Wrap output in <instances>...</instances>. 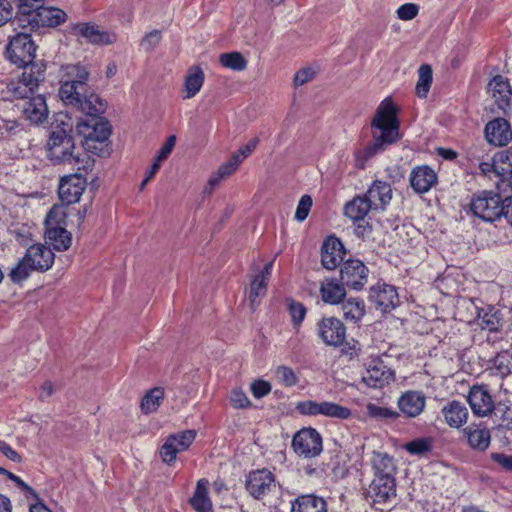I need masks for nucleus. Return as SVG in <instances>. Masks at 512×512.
Here are the masks:
<instances>
[{
  "label": "nucleus",
  "mask_w": 512,
  "mask_h": 512,
  "mask_svg": "<svg viewBox=\"0 0 512 512\" xmlns=\"http://www.w3.org/2000/svg\"><path fill=\"white\" fill-rule=\"evenodd\" d=\"M312 204L311 196L305 194L300 198L295 212V219L298 222H303L308 217Z\"/></svg>",
  "instance_id": "5fc2aeb1"
},
{
  "label": "nucleus",
  "mask_w": 512,
  "mask_h": 512,
  "mask_svg": "<svg viewBox=\"0 0 512 512\" xmlns=\"http://www.w3.org/2000/svg\"><path fill=\"white\" fill-rule=\"evenodd\" d=\"M76 130L85 139L88 149H92L93 142H105L111 134L110 125L103 117L82 119L77 123Z\"/></svg>",
  "instance_id": "4468645a"
},
{
  "label": "nucleus",
  "mask_w": 512,
  "mask_h": 512,
  "mask_svg": "<svg viewBox=\"0 0 512 512\" xmlns=\"http://www.w3.org/2000/svg\"><path fill=\"white\" fill-rule=\"evenodd\" d=\"M175 144H176V136L170 135L167 138L166 142L161 146L160 150L157 152L154 160L160 164L163 161H165L168 158V156L171 154Z\"/></svg>",
  "instance_id": "bf43d9fd"
},
{
  "label": "nucleus",
  "mask_w": 512,
  "mask_h": 512,
  "mask_svg": "<svg viewBox=\"0 0 512 512\" xmlns=\"http://www.w3.org/2000/svg\"><path fill=\"white\" fill-rule=\"evenodd\" d=\"M345 285L339 284L335 279L327 278L320 286L321 298L328 304H339L346 296Z\"/></svg>",
  "instance_id": "e433bc0d"
},
{
  "label": "nucleus",
  "mask_w": 512,
  "mask_h": 512,
  "mask_svg": "<svg viewBox=\"0 0 512 512\" xmlns=\"http://www.w3.org/2000/svg\"><path fill=\"white\" fill-rule=\"evenodd\" d=\"M44 81V66L37 64L30 67L19 78L9 82H0V101L28 97Z\"/></svg>",
  "instance_id": "39448f33"
},
{
  "label": "nucleus",
  "mask_w": 512,
  "mask_h": 512,
  "mask_svg": "<svg viewBox=\"0 0 512 512\" xmlns=\"http://www.w3.org/2000/svg\"><path fill=\"white\" fill-rule=\"evenodd\" d=\"M195 438L196 431L193 429L169 435L159 450L161 460L167 465H172L177 458V454L186 451Z\"/></svg>",
  "instance_id": "ddd939ff"
},
{
  "label": "nucleus",
  "mask_w": 512,
  "mask_h": 512,
  "mask_svg": "<svg viewBox=\"0 0 512 512\" xmlns=\"http://www.w3.org/2000/svg\"><path fill=\"white\" fill-rule=\"evenodd\" d=\"M291 512H328L327 502L315 494L300 495L291 502Z\"/></svg>",
  "instance_id": "2f4dec72"
},
{
  "label": "nucleus",
  "mask_w": 512,
  "mask_h": 512,
  "mask_svg": "<svg viewBox=\"0 0 512 512\" xmlns=\"http://www.w3.org/2000/svg\"><path fill=\"white\" fill-rule=\"evenodd\" d=\"M44 1L45 0H17V14L11 22L14 29L22 25L20 18L22 19L32 15V12L39 9L44 4Z\"/></svg>",
  "instance_id": "c03bdc74"
},
{
  "label": "nucleus",
  "mask_w": 512,
  "mask_h": 512,
  "mask_svg": "<svg viewBox=\"0 0 512 512\" xmlns=\"http://www.w3.org/2000/svg\"><path fill=\"white\" fill-rule=\"evenodd\" d=\"M296 411L305 416H324L340 420H347L352 416L349 408L329 401H301L297 403Z\"/></svg>",
  "instance_id": "9d476101"
},
{
  "label": "nucleus",
  "mask_w": 512,
  "mask_h": 512,
  "mask_svg": "<svg viewBox=\"0 0 512 512\" xmlns=\"http://www.w3.org/2000/svg\"><path fill=\"white\" fill-rule=\"evenodd\" d=\"M493 414L501 420V425L510 428L512 427V405L508 401H500L495 403V411Z\"/></svg>",
  "instance_id": "8fccbe9b"
},
{
  "label": "nucleus",
  "mask_w": 512,
  "mask_h": 512,
  "mask_svg": "<svg viewBox=\"0 0 512 512\" xmlns=\"http://www.w3.org/2000/svg\"><path fill=\"white\" fill-rule=\"evenodd\" d=\"M418 12H419L418 5H416L414 3H406V4L401 5L397 9V16L401 20L408 21V20L414 19L417 16Z\"/></svg>",
  "instance_id": "680f3d73"
},
{
  "label": "nucleus",
  "mask_w": 512,
  "mask_h": 512,
  "mask_svg": "<svg viewBox=\"0 0 512 512\" xmlns=\"http://www.w3.org/2000/svg\"><path fill=\"white\" fill-rule=\"evenodd\" d=\"M0 452L11 461H21V456L8 443L2 440H0Z\"/></svg>",
  "instance_id": "774afa93"
},
{
  "label": "nucleus",
  "mask_w": 512,
  "mask_h": 512,
  "mask_svg": "<svg viewBox=\"0 0 512 512\" xmlns=\"http://www.w3.org/2000/svg\"><path fill=\"white\" fill-rule=\"evenodd\" d=\"M161 41V31L153 30L142 38L140 46L146 51H153Z\"/></svg>",
  "instance_id": "4d7b16f0"
},
{
  "label": "nucleus",
  "mask_w": 512,
  "mask_h": 512,
  "mask_svg": "<svg viewBox=\"0 0 512 512\" xmlns=\"http://www.w3.org/2000/svg\"><path fill=\"white\" fill-rule=\"evenodd\" d=\"M373 209H385L392 199L390 184L375 180L364 194Z\"/></svg>",
  "instance_id": "7c9ffc66"
},
{
  "label": "nucleus",
  "mask_w": 512,
  "mask_h": 512,
  "mask_svg": "<svg viewBox=\"0 0 512 512\" xmlns=\"http://www.w3.org/2000/svg\"><path fill=\"white\" fill-rule=\"evenodd\" d=\"M487 88L498 108L506 112L512 98V87L508 78L496 75L490 80Z\"/></svg>",
  "instance_id": "393cba45"
},
{
  "label": "nucleus",
  "mask_w": 512,
  "mask_h": 512,
  "mask_svg": "<svg viewBox=\"0 0 512 512\" xmlns=\"http://www.w3.org/2000/svg\"><path fill=\"white\" fill-rule=\"evenodd\" d=\"M273 260L266 263L263 269L254 276L250 283L249 302L252 309L258 305L260 298L264 297L267 291L268 281L272 274Z\"/></svg>",
  "instance_id": "cd10ccee"
},
{
  "label": "nucleus",
  "mask_w": 512,
  "mask_h": 512,
  "mask_svg": "<svg viewBox=\"0 0 512 512\" xmlns=\"http://www.w3.org/2000/svg\"><path fill=\"white\" fill-rule=\"evenodd\" d=\"M409 181L416 193L423 194L436 184L437 174L427 165L416 166L410 173Z\"/></svg>",
  "instance_id": "bb28decb"
},
{
  "label": "nucleus",
  "mask_w": 512,
  "mask_h": 512,
  "mask_svg": "<svg viewBox=\"0 0 512 512\" xmlns=\"http://www.w3.org/2000/svg\"><path fill=\"white\" fill-rule=\"evenodd\" d=\"M63 127L53 128L48 142V157L54 164L68 163L74 169L80 171L85 169L83 160L79 155L74 154L75 143L73 137L69 134L71 127L62 121Z\"/></svg>",
  "instance_id": "20e7f679"
},
{
  "label": "nucleus",
  "mask_w": 512,
  "mask_h": 512,
  "mask_svg": "<svg viewBox=\"0 0 512 512\" xmlns=\"http://www.w3.org/2000/svg\"><path fill=\"white\" fill-rule=\"evenodd\" d=\"M73 31L93 44H111L115 41V35L100 31L96 25L91 23L76 24Z\"/></svg>",
  "instance_id": "473e14b6"
},
{
  "label": "nucleus",
  "mask_w": 512,
  "mask_h": 512,
  "mask_svg": "<svg viewBox=\"0 0 512 512\" xmlns=\"http://www.w3.org/2000/svg\"><path fill=\"white\" fill-rule=\"evenodd\" d=\"M488 370L501 379L506 378L512 372L511 357L508 351H501L488 361Z\"/></svg>",
  "instance_id": "58836bf2"
},
{
  "label": "nucleus",
  "mask_w": 512,
  "mask_h": 512,
  "mask_svg": "<svg viewBox=\"0 0 512 512\" xmlns=\"http://www.w3.org/2000/svg\"><path fill=\"white\" fill-rule=\"evenodd\" d=\"M66 211L62 205H54L45 218V240L53 249L65 251L71 245V233L67 231Z\"/></svg>",
  "instance_id": "423d86ee"
},
{
  "label": "nucleus",
  "mask_w": 512,
  "mask_h": 512,
  "mask_svg": "<svg viewBox=\"0 0 512 512\" xmlns=\"http://www.w3.org/2000/svg\"><path fill=\"white\" fill-rule=\"evenodd\" d=\"M259 144V138L254 137L251 139L247 144L240 147L235 153L232 155L239 160L240 163H242L247 157H249L252 152L256 149L257 145Z\"/></svg>",
  "instance_id": "052dcab7"
},
{
  "label": "nucleus",
  "mask_w": 512,
  "mask_h": 512,
  "mask_svg": "<svg viewBox=\"0 0 512 512\" xmlns=\"http://www.w3.org/2000/svg\"><path fill=\"white\" fill-rule=\"evenodd\" d=\"M399 126L395 105L388 98L383 100L371 121L372 140L364 149L355 152V166L364 169L368 159L395 143L400 138Z\"/></svg>",
  "instance_id": "f257e3e1"
},
{
  "label": "nucleus",
  "mask_w": 512,
  "mask_h": 512,
  "mask_svg": "<svg viewBox=\"0 0 512 512\" xmlns=\"http://www.w3.org/2000/svg\"><path fill=\"white\" fill-rule=\"evenodd\" d=\"M12 234L14 235L19 245L27 248L30 245H33V233L29 227L23 225L21 227L15 228L13 229Z\"/></svg>",
  "instance_id": "6e6d98bb"
},
{
  "label": "nucleus",
  "mask_w": 512,
  "mask_h": 512,
  "mask_svg": "<svg viewBox=\"0 0 512 512\" xmlns=\"http://www.w3.org/2000/svg\"><path fill=\"white\" fill-rule=\"evenodd\" d=\"M401 414L407 418L418 417L425 409L426 396L422 391L408 390L403 392L397 400Z\"/></svg>",
  "instance_id": "412c9836"
},
{
  "label": "nucleus",
  "mask_w": 512,
  "mask_h": 512,
  "mask_svg": "<svg viewBox=\"0 0 512 512\" xmlns=\"http://www.w3.org/2000/svg\"><path fill=\"white\" fill-rule=\"evenodd\" d=\"M240 164L239 160L232 155L227 162L218 168L217 172L225 179L231 176Z\"/></svg>",
  "instance_id": "0e129e2a"
},
{
  "label": "nucleus",
  "mask_w": 512,
  "mask_h": 512,
  "mask_svg": "<svg viewBox=\"0 0 512 512\" xmlns=\"http://www.w3.org/2000/svg\"><path fill=\"white\" fill-rule=\"evenodd\" d=\"M369 297L371 302L384 312L393 310L400 303L395 286L386 283H377L371 287Z\"/></svg>",
  "instance_id": "6ab92c4d"
},
{
  "label": "nucleus",
  "mask_w": 512,
  "mask_h": 512,
  "mask_svg": "<svg viewBox=\"0 0 512 512\" xmlns=\"http://www.w3.org/2000/svg\"><path fill=\"white\" fill-rule=\"evenodd\" d=\"M219 62L223 67L233 71H243L247 67V60L239 52L222 53Z\"/></svg>",
  "instance_id": "de8ad7c7"
},
{
  "label": "nucleus",
  "mask_w": 512,
  "mask_h": 512,
  "mask_svg": "<svg viewBox=\"0 0 512 512\" xmlns=\"http://www.w3.org/2000/svg\"><path fill=\"white\" fill-rule=\"evenodd\" d=\"M66 75L61 80L59 95L66 105L82 111L87 118L101 117L105 112V102L87 84L88 72L80 65L66 68Z\"/></svg>",
  "instance_id": "f03ea898"
},
{
  "label": "nucleus",
  "mask_w": 512,
  "mask_h": 512,
  "mask_svg": "<svg viewBox=\"0 0 512 512\" xmlns=\"http://www.w3.org/2000/svg\"><path fill=\"white\" fill-rule=\"evenodd\" d=\"M491 469L512 473V455L504 452H491L487 459Z\"/></svg>",
  "instance_id": "49530a36"
},
{
  "label": "nucleus",
  "mask_w": 512,
  "mask_h": 512,
  "mask_svg": "<svg viewBox=\"0 0 512 512\" xmlns=\"http://www.w3.org/2000/svg\"><path fill=\"white\" fill-rule=\"evenodd\" d=\"M288 310L292 318L294 326H299L305 318L306 308L305 306L297 301H288Z\"/></svg>",
  "instance_id": "864d4df0"
},
{
  "label": "nucleus",
  "mask_w": 512,
  "mask_h": 512,
  "mask_svg": "<svg viewBox=\"0 0 512 512\" xmlns=\"http://www.w3.org/2000/svg\"><path fill=\"white\" fill-rule=\"evenodd\" d=\"M341 309L346 320L357 322L365 314V303L359 298H349L342 302Z\"/></svg>",
  "instance_id": "79ce46f5"
},
{
  "label": "nucleus",
  "mask_w": 512,
  "mask_h": 512,
  "mask_svg": "<svg viewBox=\"0 0 512 512\" xmlns=\"http://www.w3.org/2000/svg\"><path fill=\"white\" fill-rule=\"evenodd\" d=\"M478 325L483 330L495 332L500 327V319L498 318L496 313L485 312L483 315L479 314Z\"/></svg>",
  "instance_id": "603ef678"
},
{
  "label": "nucleus",
  "mask_w": 512,
  "mask_h": 512,
  "mask_svg": "<svg viewBox=\"0 0 512 512\" xmlns=\"http://www.w3.org/2000/svg\"><path fill=\"white\" fill-rule=\"evenodd\" d=\"M248 493L257 500H264L277 492V482L274 474L266 469L251 471L245 482Z\"/></svg>",
  "instance_id": "9b49d317"
},
{
  "label": "nucleus",
  "mask_w": 512,
  "mask_h": 512,
  "mask_svg": "<svg viewBox=\"0 0 512 512\" xmlns=\"http://www.w3.org/2000/svg\"><path fill=\"white\" fill-rule=\"evenodd\" d=\"M86 185V178L81 174L75 173L62 177L58 187L60 200L65 205L77 203L80 200Z\"/></svg>",
  "instance_id": "f3484780"
},
{
  "label": "nucleus",
  "mask_w": 512,
  "mask_h": 512,
  "mask_svg": "<svg viewBox=\"0 0 512 512\" xmlns=\"http://www.w3.org/2000/svg\"><path fill=\"white\" fill-rule=\"evenodd\" d=\"M315 76V71L308 67L299 70L294 76V83L296 86H301L308 81L312 80Z\"/></svg>",
  "instance_id": "338daca9"
},
{
  "label": "nucleus",
  "mask_w": 512,
  "mask_h": 512,
  "mask_svg": "<svg viewBox=\"0 0 512 512\" xmlns=\"http://www.w3.org/2000/svg\"><path fill=\"white\" fill-rule=\"evenodd\" d=\"M164 399V389L162 387H154L149 390L142 398L141 410L145 414H150L158 410Z\"/></svg>",
  "instance_id": "37998d69"
},
{
  "label": "nucleus",
  "mask_w": 512,
  "mask_h": 512,
  "mask_svg": "<svg viewBox=\"0 0 512 512\" xmlns=\"http://www.w3.org/2000/svg\"><path fill=\"white\" fill-rule=\"evenodd\" d=\"M35 52L36 46L31 39V35L24 30L17 33L10 39L6 49V56L11 63L24 68L22 74L30 67L37 64H42L45 71L46 65L43 62L33 61L35 58Z\"/></svg>",
  "instance_id": "0eeeda50"
},
{
  "label": "nucleus",
  "mask_w": 512,
  "mask_h": 512,
  "mask_svg": "<svg viewBox=\"0 0 512 512\" xmlns=\"http://www.w3.org/2000/svg\"><path fill=\"white\" fill-rule=\"evenodd\" d=\"M487 142L496 147L506 146L512 140L510 123L504 118L489 121L484 129Z\"/></svg>",
  "instance_id": "4be33fe9"
},
{
  "label": "nucleus",
  "mask_w": 512,
  "mask_h": 512,
  "mask_svg": "<svg viewBox=\"0 0 512 512\" xmlns=\"http://www.w3.org/2000/svg\"><path fill=\"white\" fill-rule=\"evenodd\" d=\"M445 423L451 428H461L468 420L467 407L458 400H451L441 408Z\"/></svg>",
  "instance_id": "c756f323"
},
{
  "label": "nucleus",
  "mask_w": 512,
  "mask_h": 512,
  "mask_svg": "<svg viewBox=\"0 0 512 512\" xmlns=\"http://www.w3.org/2000/svg\"><path fill=\"white\" fill-rule=\"evenodd\" d=\"M291 446L293 451L303 458L317 457L323 451L322 437L312 427L297 431L292 438Z\"/></svg>",
  "instance_id": "f8f14e48"
},
{
  "label": "nucleus",
  "mask_w": 512,
  "mask_h": 512,
  "mask_svg": "<svg viewBox=\"0 0 512 512\" xmlns=\"http://www.w3.org/2000/svg\"><path fill=\"white\" fill-rule=\"evenodd\" d=\"M506 198L493 191H482L473 196L470 210L476 217L486 222L501 220Z\"/></svg>",
  "instance_id": "6e6552de"
},
{
  "label": "nucleus",
  "mask_w": 512,
  "mask_h": 512,
  "mask_svg": "<svg viewBox=\"0 0 512 512\" xmlns=\"http://www.w3.org/2000/svg\"><path fill=\"white\" fill-rule=\"evenodd\" d=\"M466 398L473 415L477 417H489L495 411L494 398L485 384L472 385Z\"/></svg>",
  "instance_id": "2eb2a0df"
},
{
  "label": "nucleus",
  "mask_w": 512,
  "mask_h": 512,
  "mask_svg": "<svg viewBox=\"0 0 512 512\" xmlns=\"http://www.w3.org/2000/svg\"><path fill=\"white\" fill-rule=\"evenodd\" d=\"M37 88L33 91L35 92ZM34 93H31L22 107L23 114L25 117L34 124H40L43 123L48 116V108L46 104V100L44 96L37 95L32 96ZM23 99H26L24 97Z\"/></svg>",
  "instance_id": "c85d7f7f"
},
{
  "label": "nucleus",
  "mask_w": 512,
  "mask_h": 512,
  "mask_svg": "<svg viewBox=\"0 0 512 512\" xmlns=\"http://www.w3.org/2000/svg\"><path fill=\"white\" fill-rule=\"evenodd\" d=\"M432 437H420L405 443L402 448L410 455L426 457L433 449Z\"/></svg>",
  "instance_id": "a19ab883"
},
{
  "label": "nucleus",
  "mask_w": 512,
  "mask_h": 512,
  "mask_svg": "<svg viewBox=\"0 0 512 512\" xmlns=\"http://www.w3.org/2000/svg\"><path fill=\"white\" fill-rule=\"evenodd\" d=\"M370 202L364 194L354 196L344 206V215L354 223L364 221L365 217L372 210Z\"/></svg>",
  "instance_id": "72a5a7b5"
},
{
  "label": "nucleus",
  "mask_w": 512,
  "mask_h": 512,
  "mask_svg": "<svg viewBox=\"0 0 512 512\" xmlns=\"http://www.w3.org/2000/svg\"><path fill=\"white\" fill-rule=\"evenodd\" d=\"M318 335L325 344L340 346L345 341L346 329L343 323L335 317L323 318L318 323Z\"/></svg>",
  "instance_id": "aec40b11"
},
{
  "label": "nucleus",
  "mask_w": 512,
  "mask_h": 512,
  "mask_svg": "<svg viewBox=\"0 0 512 512\" xmlns=\"http://www.w3.org/2000/svg\"><path fill=\"white\" fill-rule=\"evenodd\" d=\"M271 391V385L269 382L264 380H256L251 384V392L253 396L260 399L268 395Z\"/></svg>",
  "instance_id": "e2e57ef3"
},
{
  "label": "nucleus",
  "mask_w": 512,
  "mask_h": 512,
  "mask_svg": "<svg viewBox=\"0 0 512 512\" xmlns=\"http://www.w3.org/2000/svg\"><path fill=\"white\" fill-rule=\"evenodd\" d=\"M432 84V68L428 64H423L418 69V81L416 84V94L419 98H426Z\"/></svg>",
  "instance_id": "a18cd8bd"
},
{
  "label": "nucleus",
  "mask_w": 512,
  "mask_h": 512,
  "mask_svg": "<svg viewBox=\"0 0 512 512\" xmlns=\"http://www.w3.org/2000/svg\"><path fill=\"white\" fill-rule=\"evenodd\" d=\"M19 128V123L16 120L0 119V139L16 133Z\"/></svg>",
  "instance_id": "69168bd1"
},
{
  "label": "nucleus",
  "mask_w": 512,
  "mask_h": 512,
  "mask_svg": "<svg viewBox=\"0 0 512 512\" xmlns=\"http://www.w3.org/2000/svg\"><path fill=\"white\" fill-rule=\"evenodd\" d=\"M368 496L376 503H386L396 497L395 477H373Z\"/></svg>",
  "instance_id": "b1692460"
},
{
  "label": "nucleus",
  "mask_w": 512,
  "mask_h": 512,
  "mask_svg": "<svg viewBox=\"0 0 512 512\" xmlns=\"http://www.w3.org/2000/svg\"><path fill=\"white\" fill-rule=\"evenodd\" d=\"M66 19L67 14L62 9L42 5L35 12H32V15L20 19L22 25L19 28L29 31L52 28L61 25Z\"/></svg>",
  "instance_id": "1a4fd4ad"
},
{
  "label": "nucleus",
  "mask_w": 512,
  "mask_h": 512,
  "mask_svg": "<svg viewBox=\"0 0 512 512\" xmlns=\"http://www.w3.org/2000/svg\"><path fill=\"white\" fill-rule=\"evenodd\" d=\"M209 481L205 478L198 480L193 496L189 502L196 512H214L212 501L208 495Z\"/></svg>",
  "instance_id": "f704fd0d"
},
{
  "label": "nucleus",
  "mask_w": 512,
  "mask_h": 512,
  "mask_svg": "<svg viewBox=\"0 0 512 512\" xmlns=\"http://www.w3.org/2000/svg\"><path fill=\"white\" fill-rule=\"evenodd\" d=\"M467 445L474 451L484 452L491 443V431L484 423H471L462 430Z\"/></svg>",
  "instance_id": "5701e85b"
},
{
  "label": "nucleus",
  "mask_w": 512,
  "mask_h": 512,
  "mask_svg": "<svg viewBox=\"0 0 512 512\" xmlns=\"http://www.w3.org/2000/svg\"><path fill=\"white\" fill-rule=\"evenodd\" d=\"M55 255L53 251L40 243L30 245L24 256L11 268L8 273L9 279L20 284L27 280L32 272H45L54 264Z\"/></svg>",
  "instance_id": "7ed1b4c3"
},
{
  "label": "nucleus",
  "mask_w": 512,
  "mask_h": 512,
  "mask_svg": "<svg viewBox=\"0 0 512 512\" xmlns=\"http://www.w3.org/2000/svg\"><path fill=\"white\" fill-rule=\"evenodd\" d=\"M371 462L374 477H395L396 467L393 458L387 453H374Z\"/></svg>",
  "instance_id": "4c0bfd02"
},
{
  "label": "nucleus",
  "mask_w": 512,
  "mask_h": 512,
  "mask_svg": "<svg viewBox=\"0 0 512 512\" xmlns=\"http://www.w3.org/2000/svg\"><path fill=\"white\" fill-rule=\"evenodd\" d=\"M366 412L369 417L376 420H394L400 416V413L398 411L389 407L379 406L375 403H368L366 405Z\"/></svg>",
  "instance_id": "09e8293b"
},
{
  "label": "nucleus",
  "mask_w": 512,
  "mask_h": 512,
  "mask_svg": "<svg viewBox=\"0 0 512 512\" xmlns=\"http://www.w3.org/2000/svg\"><path fill=\"white\" fill-rule=\"evenodd\" d=\"M496 176L502 185L510 186L512 178V151L506 150L496 154Z\"/></svg>",
  "instance_id": "ea45409f"
},
{
  "label": "nucleus",
  "mask_w": 512,
  "mask_h": 512,
  "mask_svg": "<svg viewBox=\"0 0 512 512\" xmlns=\"http://www.w3.org/2000/svg\"><path fill=\"white\" fill-rule=\"evenodd\" d=\"M205 81V75L202 68L198 65L191 66L184 77V99H190L196 96L201 90Z\"/></svg>",
  "instance_id": "c9c22d12"
},
{
  "label": "nucleus",
  "mask_w": 512,
  "mask_h": 512,
  "mask_svg": "<svg viewBox=\"0 0 512 512\" xmlns=\"http://www.w3.org/2000/svg\"><path fill=\"white\" fill-rule=\"evenodd\" d=\"M230 403L236 409H243L251 406V401L241 389H233L230 394Z\"/></svg>",
  "instance_id": "13d9d810"
},
{
  "label": "nucleus",
  "mask_w": 512,
  "mask_h": 512,
  "mask_svg": "<svg viewBox=\"0 0 512 512\" xmlns=\"http://www.w3.org/2000/svg\"><path fill=\"white\" fill-rule=\"evenodd\" d=\"M275 376L278 382L286 387H292L298 382L295 372L288 366H278L275 370Z\"/></svg>",
  "instance_id": "3c124183"
},
{
  "label": "nucleus",
  "mask_w": 512,
  "mask_h": 512,
  "mask_svg": "<svg viewBox=\"0 0 512 512\" xmlns=\"http://www.w3.org/2000/svg\"><path fill=\"white\" fill-rule=\"evenodd\" d=\"M345 249L342 242L335 236H329L321 248V263L327 270L335 269L342 261Z\"/></svg>",
  "instance_id": "a878e982"
},
{
  "label": "nucleus",
  "mask_w": 512,
  "mask_h": 512,
  "mask_svg": "<svg viewBox=\"0 0 512 512\" xmlns=\"http://www.w3.org/2000/svg\"><path fill=\"white\" fill-rule=\"evenodd\" d=\"M363 382L372 388H381L393 380V372L378 358L373 357L366 363Z\"/></svg>",
  "instance_id": "a211bd4d"
},
{
  "label": "nucleus",
  "mask_w": 512,
  "mask_h": 512,
  "mask_svg": "<svg viewBox=\"0 0 512 512\" xmlns=\"http://www.w3.org/2000/svg\"><path fill=\"white\" fill-rule=\"evenodd\" d=\"M368 274L369 270L362 261L350 259L341 266L340 280L348 288L361 290L368 281Z\"/></svg>",
  "instance_id": "dca6fc26"
}]
</instances>
